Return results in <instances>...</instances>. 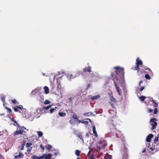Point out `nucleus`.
<instances>
[{
  "label": "nucleus",
  "mask_w": 159,
  "mask_h": 159,
  "mask_svg": "<svg viewBox=\"0 0 159 159\" xmlns=\"http://www.w3.org/2000/svg\"><path fill=\"white\" fill-rule=\"evenodd\" d=\"M124 79L123 78L122 80H121L122 84H121V82L120 80H117V82H116L115 81H114L115 85L116 88V90L117 92L118 93V94L120 96L121 95L122 92L121 89L120 88V85H121V86H123L124 85V87L123 88V89L124 91H125L126 88L125 86V84L124 82Z\"/></svg>",
  "instance_id": "f257e3e1"
},
{
  "label": "nucleus",
  "mask_w": 159,
  "mask_h": 159,
  "mask_svg": "<svg viewBox=\"0 0 159 159\" xmlns=\"http://www.w3.org/2000/svg\"><path fill=\"white\" fill-rule=\"evenodd\" d=\"M52 154L51 153L45 154L40 156L33 155L31 156L32 159H53L51 158Z\"/></svg>",
  "instance_id": "f03ea898"
},
{
  "label": "nucleus",
  "mask_w": 159,
  "mask_h": 159,
  "mask_svg": "<svg viewBox=\"0 0 159 159\" xmlns=\"http://www.w3.org/2000/svg\"><path fill=\"white\" fill-rule=\"evenodd\" d=\"M157 120L154 118H152L150 119V123L151 125L152 126V130H153L156 128V126L157 125V123L156 122Z\"/></svg>",
  "instance_id": "7ed1b4c3"
},
{
  "label": "nucleus",
  "mask_w": 159,
  "mask_h": 159,
  "mask_svg": "<svg viewBox=\"0 0 159 159\" xmlns=\"http://www.w3.org/2000/svg\"><path fill=\"white\" fill-rule=\"evenodd\" d=\"M114 69L116 70L115 71L117 75H118L119 74H120L123 76L124 75V70L123 68H120L119 67H116L114 68Z\"/></svg>",
  "instance_id": "20e7f679"
},
{
  "label": "nucleus",
  "mask_w": 159,
  "mask_h": 159,
  "mask_svg": "<svg viewBox=\"0 0 159 159\" xmlns=\"http://www.w3.org/2000/svg\"><path fill=\"white\" fill-rule=\"evenodd\" d=\"M136 66L135 67V70H138L139 72V66L141 65V67H142L143 64L142 61L139 58H137L136 60Z\"/></svg>",
  "instance_id": "39448f33"
},
{
  "label": "nucleus",
  "mask_w": 159,
  "mask_h": 159,
  "mask_svg": "<svg viewBox=\"0 0 159 159\" xmlns=\"http://www.w3.org/2000/svg\"><path fill=\"white\" fill-rule=\"evenodd\" d=\"M25 132L22 128L20 126L17 128V130L14 133V135H17L19 134H22L23 133Z\"/></svg>",
  "instance_id": "423d86ee"
},
{
  "label": "nucleus",
  "mask_w": 159,
  "mask_h": 159,
  "mask_svg": "<svg viewBox=\"0 0 159 159\" xmlns=\"http://www.w3.org/2000/svg\"><path fill=\"white\" fill-rule=\"evenodd\" d=\"M100 97L99 94H98L96 96H92L90 98L92 100H97L99 99Z\"/></svg>",
  "instance_id": "0eeeda50"
},
{
  "label": "nucleus",
  "mask_w": 159,
  "mask_h": 159,
  "mask_svg": "<svg viewBox=\"0 0 159 159\" xmlns=\"http://www.w3.org/2000/svg\"><path fill=\"white\" fill-rule=\"evenodd\" d=\"M153 137V135L152 134H149L146 138V141L149 142L151 141V139Z\"/></svg>",
  "instance_id": "6e6552de"
},
{
  "label": "nucleus",
  "mask_w": 159,
  "mask_h": 159,
  "mask_svg": "<svg viewBox=\"0 0 159 159\" xmlns=\"http://www.w3.org/2000/svg\"><path fill=\"white\" fill-rule=\"evenodd\" d=\"M44 99V96L42 94H40L38 98V100L42 102Z\"/></svg>",
  "instance_id": "1a4fd4ad"
},
{
  "label": "nucleus",
  "mask_w": 159,
  "mask_h": 159,
  "mask_svg": "<svg viewBox=\"0 0 159 159\" xmlns=\"http://www.w3.org/2000/svg\"><path fill=\"white\" fill-rule=\"evenodd\" d=\"M83 71L85 72H90L91 71V67L90 66H88L87 67H85L83 69Z\"/></svg>",
  "instance_id": "9d476101"
},
{
  "label": "nucleus",
  "mask_w": 159,
  "mask_h": 159,
  "mask_svg": "<svg viewBox=\"0 0 159 159\" xmlns=\"http://www.w3.org/2000/svg\"><path fill=\"white\" fill-rule=\"evenodd\" d=\"M43 89L44 91V92L46 94H48L49 92V89L46 86L44 87Z\"/></svg>",
  "instance_id": "9b49d317"
},
{
  "label": "nucleus",
  "mask_w": 159,
  "mask_h": 159,
  "mask_svg": "<svg viewBox=\"0 0 159 159\" xmlns=\"http://www.w3.org/2000/svg\"><path fill=\"white\" fill-rule=\"evenodd\" d=\"M93 131L94 135L96 137L98 136L97 132L96 131V128L94 126H93Z\"/></svg>",
  "instance_id": "f8f14e48"
},
{
  "label": "nucleus",
  "mask_w": 159,
  "mask_h": 159,
  "mask_svg": "<svg viewBox=\"0 0 159 159\" xmlns=\"http://www.w3.org/2000/svg\"><path fill=\"white\" fill-rule=\"evenodd\" d=\"M150 103L155 107H157L158 105L157 103H156L153 99L152 101H150Z\"/></svg>",
  "instance_id": "ddd939ff"
},
{
  "label": "nucleus",
  "mask_w": 159,
  "mask_h": 159,
  "mask_svg": "<svg viewBox=\"0 0 159 159\" xmlns=\"http://www.w3.org/2000/svg\"><path fill=\"white\" fill-rule=\"evenodd\" d=\"M110 100L111 102H113V103H116L117 102L115 99L112 96H110Z\"/></svg>",
  "instance_id": "4468645a"
},
{
  "label": "nucleus",
  "mask_w": 159,
  "mask_h": 159,
  "mask_svg": "<svg viewBox=\"0 0 159 159\" xmlns=\"http://www.w3.org/2000/svg\"><path fill=\"white\" fill-rule=\"evenodd\" d=\"M73 76L71 75L67 74L66 75V77L69 80H71L72 78H73Z\"/></svg>",
  "instance_id": "2eb2a0df"
},
{
  "label": "nucleus",
  "mask_w": 159,
  "mask_h": 159,
  "mask_svg": "<svg viewBox=\"0 0 159 159\" xmlns=\"http://www.w3.org/2000/svg\"><path fill=\"white\" fill-rule=\"evenodd\" d=\"M79 123H83L84 124L86 125H88L89 122L88 121H84V120H79Z\"/></svg>",
  "instance_id": "dca6fc26"
},
{
  "label": "nucleus",
  "mask_w": 159,
  "mask_h": 159,
  "mask_svg": "<svg viewBox=\"0 0 159 159\" xmlns=\"http://www.w3.org/2000/svg\"><path fill=\"white\" fill-rule=\"evenodd\" d=\"M108 112L110 114H111L113 116H115L116 114V112L114 110H109Z\"/></svg>",
  "instance_id": "f3484780"
},
{
  "label": "nucleus",
  "mask_w": 159,
  "mask_h": 159,
  "mask_svg": "<svg viewBox=\"0 0 159 159\" xmlns=\"http://www.w3.org/2000/svg\"><path fill=\"white\" fill-rule=\"evenodd\" d=\"M111 156L106 154L104 157L105 159H111Z\"/></svg>",
  "instance_id": "a211bd4d"
},
{
  "label": "nucleus",
  "mask_w": 159,
  "mask_h": 159,
  "mask_svg": "<svg viewBox=\"0 0 159 159\" xmlns=\"http://www.w3.org/2000/svg\"><path fill=\"white\" fill-rule=\"evenodd\" d=\"M80 74H81V73L80 71H77L76 72V74L75 76H74L73 78H74L78 76H79L80 75Z\"/></svg>",
  "instance_id": "6ab92c4d"
},
{
  "label": "nucleus",
  "mask_w": 159,
  "mask_h": 159,
  "mask_svg": "<svg viewBox=\"0 0 159 159\" xmlns=\"http://www.w3.org/2000/svg\"><path fill=\"white\" fill-rule=\"evenodd\" d=\"M38 134V136L39 137H41L43 135V133L42 132L40 131H38L37 132Z\"/></svg>",
  "instance_id": "aec40b11"
},
{
  "label": "nucleus",
  "mask_w": 159,
  "mask_h": 159,
  "mask_svg": "<svg viewBox=\"0 0 159 159\" xmlns=\"http://www.w3.org/2000/svg\"><path fill=\"white\" fill-rule=\"evenodd\" d=\"M59 114L61 116H64L66 115V113L63 112H59Z\"/></svg>",
  "instance_id": "412c9836"
},
{
  "label": "nucleus",
  "mask_w": 159,
  "mask_h": 159,
  "mask_svg": "<svg viewBox=\"0 0 159 159\" xmlns=\"http://www.w3.org/2000/svg\"><path fill=\"white\" fill-rule=\"evenodd\" d=\"M14 104H18L19 103L17 101L16 99H13L11 101Z\"/></svg>",
  "instance_id": "4be33fe9"
},
{
  "label": "nucleus",
  "mask_w": 159,
  "mask_h": 159,
  "mask_svg": "<svg viewBox=\"0 0 159 159\" xmlns=\"http://www.w3.org/2000/svg\"><path fill=\"white\" fill-rule=\"evenodd\" d=\"M145 98L146 97L144 96H141L139 97V99L142 101H144Z\"/></svg>",
  "instance_id": "5701e85b"
},
{
  "label": "nucleus",
  "mask_w": 159,
  "mask_h": 159,
  "mask_svg": "<svg viewBox=\"0 0 159 159\" xmlns=\"http://www.w3.org/2000/svg\"><path fill=\"white\" fill-rule=\"evenodd\" d=\"M92 114V112H88V113H84V115L85 116H89L90 115H91Z\"/></svg>",
  "instance_id": "b1692460"
},
{
  "label": "nucleus",
  "mask_w": 159,
  "mask_h": 159,
  "mask_svg": "<svg viewBox=\"0 0 159 159\" xmlns=\"http://www.w3.org/2000/svg\"><path fill=\"white\" fill-rule=\"evenodd\" d=\"M25 143L24 142L21 145V147H20V150L21 151L22 150H23L24 149V147L25 146Z\"/></svg>",
  "instance_id": "393cba45"
},
{
  "label": "nucleus",
  "mask_w": 159,
  "mask_h": 159,
  "mask_svg": "<svg viewBox=\"0 0 159 159\" xmlns=\"http://www.w3.org/2000/svg\"><path fill=\"white\" fill-rule=\"evenodd\" d=\"M80 151L78 150H76L75 151V154L78 157L79 156L80 153Z\"/></svg>",
  "instance_id": "a878e982"
},
{
  "label": "nucleus",
  "mask_w": 159,
  "mask_h": 159,
  "mask_svg": "<svg viewBox=\"0 0 159 159\" xmlns=\"http://www.w3.org/2000/svg\"><path fill=\"white\" fill-rule=\"evenodd\" d=\"M57 108V107H55V108H52L50 109V113H52L53 111H54V110H55Z\"/></svg>",
  "instance_id": "bb28decb"
},
{
  "label": "nucleus",
  "mask_w": 159,
  "mask_h": 159,
  "mask_svg": "<svg viewBox=\"0 0 159 159\" xmlns=\"http://www.w3.org/2000/svg\"><path fill=\"white\" fill-rule=\"evenodd\" d=\"M52 148V146L51 145H48L46 146V148L47 150H50Z\"/></svg>",
  "instance_id": "cd10ccee"
},
{
  "label": "nucleus",
  "mask_w": 159,
  "mask_h": 159,
  "mask_svg": "<svg viewBox=\"0 0 159 159\" xmlns=\"http://www.w3.org/2000/svg\"><path fill=\"white\" fill-rule=\"evenodd\" d=\"M52 105H50L48 106L47 107H43V108L44 109L48 110V109H49L50 108L52 107Z\"/></svg>",
  "instance_id": "c85d7f7f"
},
{
  "label": "nucleus",
  "mask_w": 159,
  "mask_h": 159,
  "mask_svg": "<svg viewBox=\"0 0 159 159\" xmlns=\"http://www.w3.org/2000/svg\"><path fill=\"white\" fill-rule=\"evenodd\" d=\"M145 78L148 80H150V77L149 75L148 74H146L145 75Z\"/></svg>",
  "instance_id": "c756f323"
},
{
  "label": "nucleus",
  "mask_w": 159,
  "mask_h": 159,
  "mask_svg": "<svg viewBox=\"0 0 159 159\" xmlns=\"http://www.w3.org/2000/svg\"><path fill=\"white\" fill-rule=\"evenodd\" d=\"M32 145V143H27L26 144V146L27 148L29 147Z\"/></svg>",
  "instance_id": "7c9ffc66"
},
{
  "label": "nucleus",
  "mask_w": 159,
  "mask_h": 159,
  "mask_svg": "<svg viewBox=\"0 0 159 159\" xmlns=\"http://www.w3.org/2000/svg\"><path fill=\"white\" fill-rule=\"evenodd\" d=\"M50 103V101H49L48 100H46L44 102V104H49Z\"/></svg>",
  "instance_id": "2f4dec72"
},
{
  "label": "nucleus",
  "mask_w": 159,
  "mask_h": 159,
  "mask_svg": "<svg viewBox=\"0 0 159 159\" xmlns=\"http://www.w3.org/2000/svg\"><path fill=\"white\" fill-rule=\"evenodd\" d=\"M14 123L13 124V125L15 126H16L17 128L20 127V125L18 124V123L16 121H15L14 122Z\"/></svg>",
  "instance_id": "473e14b6"
},
{
  "label": "nucleus",
  "mask_w": 159,
  "mask_h": 159,
  "mask_svg": "<svg viewBox=\"0 0 159 159\" xmlns=\"http://www.w3.org/2000/svg\"><path fill=\"white\" fill-rule=\"evenodd\" d=\"M73 118L75 119H75H77V118H78L77 117V115L75 114H73Z\"/></svg>",
  "instance_id": "72a5a7b5"
},
{
  "label": "nucleus",
  "mask_w": 159,
  "mask_h": 159,
  "mask_svg": "<svg viewBox=\"0 0 159 159\" xmlns=\"http://www.w3.org/2000/svg\"><path fill=\"white\" fill-rule=\"evenodd\" d=\"M153 110L151 108H148V112L149 113H152L153 112Z\"/></svg>",
  "instance_id": "f704fd0d"
},
{
  "label": "nucleus",
  "mask_w": 159,
  "mask_h": 159,
  "mask_svg": "<svg viewBox=\"0 0 159 159\" xmlns=\"http://www.w3.org/2000/svg\"><path fill=\"white\" fill-rule=\"evenodd\" d=\"M19 157H23L24 156V154H22L21 152H19Z\"/></svg>",
  "instance_id": "c9c22d12"
},
{
  "label": "nucleus",
  "mask_w": 159,
  "mask_h": 159,
  "mask_svg": "<svg viewBox=\"0 0 159 159\" xmlns=\"http://www.w3.org/2000/svg\"><path fill=\"white\" fill-rule=\"evenodd\" d=\"M117 134L119 133L120 135H118L117 136L118 137H121L122 136V134H121V132L120 131H118Z\"/></svg>",
  "instance_id": "e433bc0d"
},
{
  "label": "nucleus",
  "mask_w": 159,
  "mask_h": 159,
  "mask_svg": "<svg viewBox=\"0 0 159 159\" xmlns=\"http://www.w3.org/2000/svg\"><path fill=\"white\" fill-rule=\"evenodd\" d=\"M157 112V110L156 108H155L154 111V113L156 114Z\"/></svg>",
  "instance_id": "4c0bfd02"
},
{
  "label": "nucleus",
  "mask_w": 159,
  "mask_h": 159,
  "mask_svg": "<svg viewBox=\"0 0 159 159\" xmlns=\"http://www.w3.org/2000/svg\"><path fill=\"white\" fill-rule=\"evenodd\" d=\"M17 106V107H18V108H19L21 110H22V109H23V107H22V105H20L19 106Z\"/></svg>",
  "instance_id": "58836bf2"
},
{
  "label": "nucleus",
  "mask_w": 159,
  "mask_h": 159,
  "mask_svg": "<svg viewBox=\"0 0 159 159\" xmlns=\"http://www.w3.org/2000/svg\"><path fill=\"white\" fill-rule=\"evenodd\" d=\"M18 107H17V106H16V107H14V110L16 112L18 111Z\"/></svg>",
  "instance_id": "ea45409f"
},
{
  "label": "nucleus",
  "mask_w": 159,
  "mask_h": 159,
  "mask_svg": "<svg viewBox=\"0 0 159 159\" xmlns=\"http://www.w3.org/2000/svg\"><path fill=\"white\" fill-rule=\"evenodd\" d=\"M144 87L143 86L141 87L139 90L140 91H142L144 89Z\"/></svg>",
  "instance_id": "a19ab883"
},
{
  "label": "nucleus",
  "mask_w": 159,
  "mask_h": 159,
  "mask_svg": "<svg viewBox=\"0 0 159 159\" xmlns=\"http://www.w3.org/2000/svg\"><path fill=\"white\" fill-rule=\"evenodd\" d=\"M5 98L4 97H2L1 98V99L2 100V101L4 103V102L5 101Z\"/></svg>",
  "instance_id": "79ce46f5"
},
{
  "label": "nucleus",
  "mask_w": 159,
  "mask_h": 159,
  "mask_svg": "<svg viewBox=\"0 0 159 159\" xmlns=\"http://www.w3.org/2000/svg\"><path fill=\"white\" fill-rule=\"evenodd\" d=\"M158 141V137H157V138H155L154 140V142H157Z\"/></svg>",
  "instance_id": "37998d69"
},
{
  "label": "nucleus",
  "mask_w": 159,
  "mask_h": 159,
  "mask_svg": "<svg viewBox=\"0 0 159 159\" xmlns=\"http://www.w3.org/2000/svg\"><path fill=\"white\" fill-rule=\"evenodd\" d=\"M70 122L71 124H73V120H70Z\"/></svg>",
  "instance_id": "c03bdc74"
},
{
  "label": "nucleus",
  "mask_w": 159,
  "mask_h": 159,
  "mask_svg": "<svg viewBox=\"0 0 159 159\" xmlns=\"http://www.w3.org/2000/svg\"><path fill=\"white\" fill-rule=\"evenodd\" d=\"M27 151L28 152H30L31 151V149H30V148H28Z\"/></svg>",
  "instance_id": "a18cd8bd"
},
{
  "label": "nucleus",
  "mask_w": 159,
  "mask_h": 159,
  "mask_svg": "<svg viewBox=\"0 0 159 159\" xmlns=\"http://www.w3.org/2000/svg\"><path fill=\"white\" fill-rule=\"evenodd\" d=\"M11 120L12 121L14 122L15 121L14 120V119L12 118H11Z\"/></svg>",
  "instance_id": "49530a36"
},
{
  "label": "nucleus",
  "mask_w": 159,
  "mask_h": 159,
  "mask_svg": "<svg viewBox=\"0 0 159 159\" xmlns=\"http://www.w3.org/2000/svg\"><path fill=\"white\" fill-rule=\"evenodd\" d=\"M7 109L9 111V112H11V109L10 108H8Z\"/></svg>",
  "instance_id": "de8ad7c7"
},
{
  "label": "nucleus",
  "mask_w": 159,
  "mask_h": 159,
  "mask_svg": "<svg viewBox=\"0 0 159 159\" xmlns=\"http://www.w3.org/2000/svg\"><path fill=\"white\" fill-rule=\"evenodd\" d=\"M58 152H55V153H54V155L55 156H56L57 155H58Z\"/></svg>",
  "instance_id": "09e8293b"
},
{
  "label": "nucleus",
  "mask_w": 159,
  "mask_h": 159,
  "mask_svg": "<svg viewBox=\"0 0 159 159\" xmlns=\"http://www.w3.org/2000/svg\"><path fill=\"white\" fill-rule=\"evenodd\" d=\"M146 151V149H144L142 151V152H143V153H144V152H145Z\"/></svg>",
  "instance_id": "8fccbe9b"
},
{
  "label": "nucleus",
  "mask_w": 159,
  "mask_h": 159,
  "mask_svg": "<svg viewBox=\"0 0 159 159\" xmlns=\"http://www.w3.org/2000/svg\"><path fill=\"white\" fill-rule=\"evenodd\" d=\"M146 145L147 147H149L150 145V143H146Z\"/></svg>",
  "instance_id": "3c124183"
},
{
  "label": "nucleus",
  "mask_w": 159,
  "mask_h": 159,
  "mask_svg": "<svg viewBox=\"0 0 159 159\" xmlns=\"http://www.w3.org/2000/svg\"><path fill=\"white\" fill-rule=\"evenodd\" d=\"M91 159H95L93 155L91 156Z\"/></svg>",
  "instance_id": "603ef678"
},
{
  "label": "nucleus",
  "mask_w": 159,
  "mask_h": 159,
  "mask_svg": "<svg viewBox=\"0 0 159 159\" xmlns=\"http://www.w3.org/2000/svg\"><path fill=\"white\" fill-rule=\"evenodd\" d=\"M143 82V81L142 80H141V81L139 83V86H140L141 84Z\"/></svg>",
  "instance_id": "864d4df0"
},
{
  "label": "nucleus",
  "mask_w": 159,
  "mask_h": 159,
  "mask_svg": "<svg viewBox=\"0 0 159 159\" xmlns=\"http://www.w3.org/2000/svg\"><path fill=\"white\" fill-rule=\"evenodd\" d=\"M18 157H19V156L18 155H17V156H16L15 157V159H16V158H18Z\"/></svg>",
  "instance_id": "5fc2aeb1"
},
{
  "label": "nucleus",
  "mask_w": 159,
  "mask_h": 159,
  "mask_svg": "<svg viewBox=\"0 0 159 159\" xmlns=\"http://www.w3.org/2000/svg\"><path fill=\"white\" fill-rule=\"evenodd\" d=\"M75 121H76V122H79V120L78 119V118H77V119H75Z\"/></svg>",
  "instance_id": "6e6d98bb"
},
{
  "label": "nucleus",
  "mask_w": 159,
  "mask_h": 159,
  "mask_svg": "<svg viewBox=\"0 0 159 159\" xmlns=\"http://www.w3.org/2000/svg\"><path fill=\"white\" fill-rule=\"evenodd\" d=\"M3 133H2V132H0V135H3Z\"/></svg>",
  "instance_id": "4d7b16f0"
},
{
  "label": "nucleus",
  "mask_w": 159,
  "mask_h": 159,
  "mask_svg": "<svg viewBox=\"0 0 159 159\" xmlns=\"http://www.w3.org/2000/svg\"><path fill=\"white\" fill-rule=\"evenodd\" d=\"M147 70H149L150 72H152L151 71V70L149 68H148L147 69Z\"/></svg>",
  "instance_id": "13d9d810"
},
{
  "label": "nucleus",
  "mask_w": 159,
  "mask_h": 159,
  "mask_svg": "<svg viewBox=\"0 0 159 159\" xmlns=\"http://www.w3.org/2000/svg\"><path fill=\"white\" fill-rule=\"evenodd\" d=\"M90 84H89L88 85V86H87V88H89V87H90Z\"/></svg>",
  "instance_id": "bf43d9fd"
},
{
  "label": "nucleus",
  "mask_w": 159,
  "mask_h": 159,
  "mask_svg": "<svg viewBox=\"0 0 159 159\" xmlns=\"http://www.w3.org/2000/svg\"><path fill=\"white\" fill-rule=\"evenodd\" d=\"M80 139H82V141H83V139L82 138V137H80Z\"/></svg>",
  "instance_id": "052dcab7"
},
{
  "label": "nucleus",
  "mask_w": 159,
  "mask_h": 159,
  "mask_svg": "<svg viewBox=\"0 0 159 159\" xmlns=\"http://www.w3.org/2000/svg\"><path fill=\"white\" fill-rule=\"evenodd\" d=\"M150 149L152 150H153V148H150Z\"/></svg>",
  "instance_id": "680f3d73"
},
{
  "label": "nucleus",
  "mask_w": 159,
  "mask_h": 159,
  "mask_svg": "<svg viewBox=\"0 0 159 159\" xmlns=\"http://www.w3.org/2000/svg\"><path fill=\"white\" fill-rule=\"evenodd\" d=\"M87 120H88L90 122H91V120L90 119H88Z\"/></svg>",
  "instance_id": "e2e57ef3"
},
{
  "label": "nucleus",
  "mask_w": 159,
  "mask_h": 159,
  "mask_svg": "<svg viewBox=\"0 0 159 159\" xmlns=\"http://www.w3.org/2000/svg\"><path fill=\"white\" fill-rule=\"evenodd\" d=\"M40 147H41V148H42L43 150H44V148H43V147H42V145H40Z\"/></svg>",
  "instance_id": "0e129e2a"
},
{
  "label": "nucleus",
  "mask_w": 159,
  "mask_h": 159,
  "mask_svg": "<svg viewBox=\"0 0 159 159\" xmlns=\"http://www.w3.org/2000/svg\"><path fill=\"white\" fill-rule=\"evenodd\" d=\"M36 111L38 112V111H39V110H37Z\"/></svg>",
  "instance_id": "69168bd1"
},
{
  "label": "nucleus",
  "mask_w": 159,
  "mask_h": 159,
  "mask_svg": "<svg viewBox=\"0 0 159 159\" xmlns=\"http://www.w3.org/2000/svg\"><path fill=\"white\" fill-rule=\"evenodd\" d=\"M23 127V128H24V129H26V128H25H25H24V127Z\"/></svg>",
  "instance_id": "338daca9"
},
{
  "label": "nucleus",
  "mask_w": 159,
  "mask_h": 159,
  "mask_svg": "<svg viewBox=\"0 0 159 159\" xmlns=\"http://www.w3.org/2000/svg\"><path fill=\"white\" fill-rule=\"evenodd\" d=\"M77 159H80L79 158V157H77Z\"/></svg>",
  "instance_id": "774afa93"
}]
</instances>
